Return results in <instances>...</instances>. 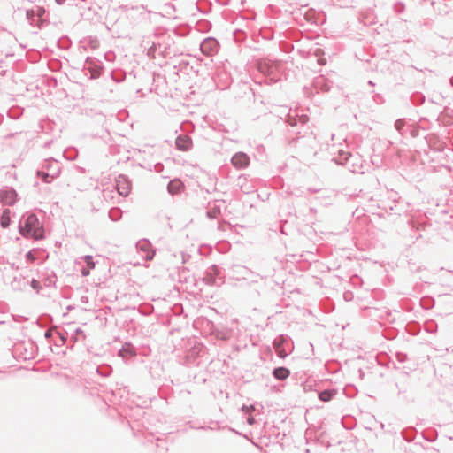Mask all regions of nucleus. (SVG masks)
<instances>
[{"instance_id":"19","label":"nucleus","mask_w":453,"mask_h":453,"mask_svg":"<svg viewBox=\"0 0 453 453\" xmlns=\"http://www.w3.org/2000/svg\"><path fill=\"white\" fill-rule=\"evenodd\" d=\"M32 285L35 288H37L38 282L36 280H33Z\"/></svg>"},{"instance_id":"9","label":"nucleus","mask_w":453,"mask_h":453,"mask_svg":"<svg viewBox=\"0 0 453 453\" xmlns=\"http://www.w3.org/2000/svg\"><path fill=\"white\" fill-rule=\"evenodd\" d=\"M1 226L5 228L10 225L9 211H4L0 219Z\"/></svg>"},{"instance_id":"6","label":"nucleus","mask_w":453,"mask_h":453,"mask_svg":"<svg viewBox=\"0 0 453 453\" xmlns=\"http://www.w3.org/2000/svg\"><path fill=\"white\" fill-rule=\"evenodd\" d=\"M184 186L180 180L175 179L168 184V190L171 194L175 195L183 190Z\"/></svg>"},{"instance_id":"8","label":"nucleus","mask_w":453,"mask_h":453,"mask_svg":"<svg viewBox=\"0 0 453 453\" xmlns=\"http://www.w3.org/2000/svg\"><path fill=\"white\" fill-rule=\"evenodd\" d=\"M119 355L122 357H127L128 356L132 357L134 355V349L130 345L123 346L119 350Z\"/></svg>"},{"instance_id":"11","label":"nucleus","mask_w":453,"mask_h":453,"mask_svg":"<svg viewBox=\"0 0 453 453\" xmlns=\"http://www.w3.org/2000/svg\"><path fill=\"white\" fill-rule=\"evenodd\" d=\"M333 396V393L328 390H325L319 394V399L324 402L329 401Z\"/></svg>"},{"instance_id":"16","label":"nucleus","mask_w":453,"mask_h":453,"mask_svg":"<svg viewBox=\"0 0 453 453\" xmlns=\"http://www.w3.org/2000/svg\"><path fill=\"white\" fill-rule=\"evenodd\" d=\"M318 62H319V65H326V59H325V58H320V57L319 58Z\"/></svg>"},{"instance_id":"2","label":"nucleus","mask_w":453,"mask_h":453,"mask_svg":"<svg viewBox=\"0 0 453 453\" xmlns=\"http://www.w3.org/2000/svg\"><path fill=\"white\" fill-rule=\"evenodd\" d=\"M116 188L119 195L127 196L131 190L130 181L125 176L120 175L116 180Z\"/></svg>"},{"instance_id":"4","label":"nucleus","mask_w":453,"mask_h":453,"mask_svg":"<svg viewBox=\"0 0 453 453\" xmlns=\"http://www.w3.org/2000/svg\"><path fill=\"white\" fill-rule=\"evenodd\" d=\"M175 144L178 150L187 151L190 149L192 142L189 137L182 135L176 139Z\"/></svg>"},{"instance_id":"7","label":"nucleus","mask_w":453,"mask_h":453,"mask_svg":"<svg viewBox=\"0 0 453 453\" xmlns=\"http://www.w3.org/2000/svg\"><path fill=\"white\" fill-rule=\"evenodd\" d=\"M273 375L278 380H285L289 376V371L284 367L274 369Z\"/></svg>"},{"instance_id":"5","label":"nucleus","mask_w":453,"mask_h":453,"mask_svg":"<svg viewBox=\"0 0 453 453\" xmlns=\"http://www.w3.org/2000/svg\"><path fill=\"white\" fill-rule=\"evenodd\" d=\"M1 200L8 205H12L15 203L16 193L13 190L4 191L0 195Z\"/></svg>"},{"instance_id":"10","label":"nucleus","mask_w":453,"mask_h":453,"mask_svg":"<svg viewBox=\"0 0 453 453\" xmlns=\"http://www.w3.org/2000/svg\"><path fill=\"white\" fill-rule=\"evenodd\" d=\"M215 45H216V42L214 40L210 39V40H206L205 42H203L201 49L204 52L207 50V49H211V47L215 46Z\"/></svg>"},{"instance_id":"1","label":"nucleus","mask_w":453,"mask_h":453,"mask_svg":"<svg viewBox=\"0 0 453 453\" xmlns=\"http://www.w3.org/2000/svg\"><path fill=\"white\" fill-rule=\"evenodd\" d=\"M20 234L25 236H32L35 240L43 238V229L38 219L35 215H29L24 226L20 227Z\"/></svg>"},{"instance_id":"13","label":"nucleus","mask_w":453,"mask_h":453,"mask_svg":"<svg viewBox=\"0 0 453 453\" xmlns=\"http://www.w3.org/2000/svg\"><path fill=\"white\" fill-rule=\"evenodd\" d=\"M84 260H85V263L87 265V266L89 268V269H93L95 267V263L93 262L92 260V257L90 256H86L84 257Z\"/></svg>"},{"instance_id":"17","label":"nucleus","mask_w":453,"mask_h":453,"mask_svg":"<svg viewBox=\"0 0 453 453\" xmlns=\"http://www.w3.org/2000/svg\"><path fill=\"white\" fill-rule=\"evenodd\" d=\"M81 273L83 276H88L89 274V269H82Z\"/></svg>"},{"instance_id":"3","label":"nucleus","mask_w":453,"mask_h":453,"mask_svg":"<svg viewBox=\"0 0 453 453\" xmlns=\"http://www.w3.org/2000/svg\"><path fill=\"white\" fill-rule=\"evenodd\" d=\"M231 161L234 166L237 168L246 167L250 164V158L242 152L234 155Z\"/></svg>"},{"instance_id":"14","label":"nucleus","mask_w":453,"mask_h":453,"mask_svg":"<svg viewBox=\"0 0 453 453\" xmlns=\"http://www.w3.org/2000/svg\"><path fill=\"white\" fill-rule=\"evenodd\" d=\"M27 260H29L30 262H33V261H35V256H34V254H33V252H32V251H29V252L27 254Z\"/></svg>"},{"instance_id":"12","label":"nucleus","mask_w":453,"mask_h":453,"mask_svg":"<svg viewBox=\"0 0 453 453\" xmlns=\"http://www.w3.org/2000/svg\"><path fill=\"white\" fill-rule=\"evenodd\" d=\"M38 176L41 177L44 182L46 183H50L52 180H53V177L52 176H50L47 173H44V172H38L37 173Z\"/></svg>"},{"instance_id":"15","label":"nucleus","mask_w":453,"mask_h":453,"mask_svg":"<svg viewBox=\"0 0 453 453\" xmlns=\"http://www.w3.org/2000/svg\"><path fill=\"white\" fill-rule=\"evenodd\" d=\"M154 257V252L153 251H148L147 255H146V259L147 260H151Z\"/></svg>"},{"instance_id":"20","label":"nucleus","mask_w":453,"mask_h":453,"mask_svg":"<svg viewBox=\"0 0 453 453\" xmlns=\"http://www.w3.org/2000/svg\"><path fill=\"white\" fill-rule=\"evenodd\" d=\"M279 356L283 358V357H285L286 354L283 353L282 351H280Z\"/></svg>"},{"instance_id":"18","label":"nucleus","mask_w":453,"mask_h":453,"mask_svg":"<svg viewBox=\"0 0 453 453\" xmlns=\"http://www.w3.org/2000/svg\"><path fill=\"white\" fill-rule=\"evenodd\" d=\"M315 54H316V56L319 57L320 54H323V51H322V50L318 49Z\"/></svg>"}]
</instances>
